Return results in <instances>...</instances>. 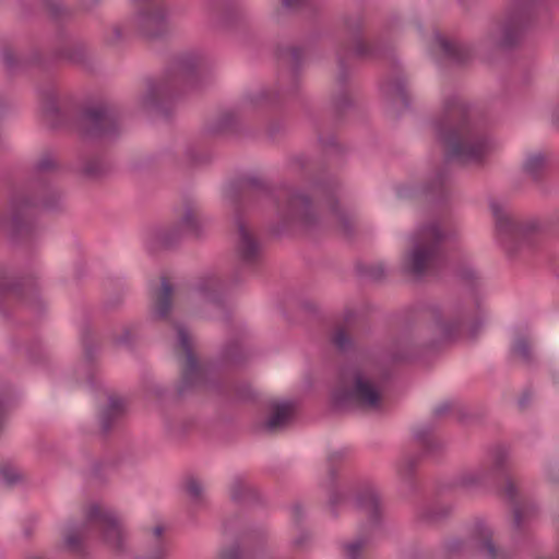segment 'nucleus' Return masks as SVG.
<instances>
[{"mask_svg": "<svg viewBox=\"0 0 559 559\" xmlns=\"http://www.w3.org/2000/svg\"><path fill=\"white\" fill-rule=\"evenodd\" d=\"M78 171L88 179H95L106 171V165L98 154L81 153Z\"/></svg>", "mask_w": 559, "mask_h": 559, "instance_id": "34", "label": "nucleus"}, {"mask_svg": "<svg viewBox=\"0 0 559 559\" xmlns=\"http://www.w3.org/2000/svg\"><path fill=\"white\" fill-rule=\"evenodd\" d=\"M124 414V403L120 397L109 396L108 404L99 413L100 430L108 433Z\"/></svg>", "mask_w": 559, "mask_h": 559, "instance_id": "30", "label": "nucleus"}, {"mask_svg": "<svg viewBox=\"0 0 559 559\" xmlns=\"http://www.w3.org/2000/svg\"><path fill=\"white\" fill-rule=\"evenodd\" d=\"M346 455H347V452L345 450L336 451V452H333L330 454V456H329V464H330L329 474H330L332 481L335 479V475H336L334 464L336 462L342 461Z\"/></svg>", "mask_w": 559, "mask_h": 559, "instance_id": "51", "label": "nucleus"}, {"mask_svg": "<svg viewBox=\"0 0 559 559\" xmlns=\"http://www.w3.org/2000/svg\"><path fill=\"white\" fill-rule=\"evenodd\" d=\"M224 286L225 284L219 277L215 275H210L202 278V281L198 285V290L205 297L212 299L215 304H218L219 298L217 296V293H219Z\"/></svg>", "mask_w": 559, "mask_h": 559, "instance_id": "38", "label": "nucleus"}, {"mask_svg": "<svg viewBox=\"0 0 559 559\" xmlns=\"http://www.w3.org/2000/svg\"><path fill=\"white\" fill-rule=\"evenodd\" d=\"M475 118V108L461 95L443 97L441 110L431 119L430 127L445 148L447 163L481 164L492 151V139Z\"/></svg>", "mask_w": 559, "mask_h": 559, "instance_id": "2", "label": "nucleus"}, {"mask_svg": "<svg viewBox=\"0 0 559 559\" xmlns=\"http://www.w3.org/2000/svg\"><path fill=\"white\" fill-rule=\"evenodd\" d=\"M294 414V403L282 402L275 404L270 417L264 421L262 428L267 432H276L284 429Z\"/></svg>", "mask_w": 559, "mask_h": 559, "instance_id": "29", "label": "nucleus"}, {"mask_svg": "<svg viewBox=\"0 0 559 559\" xmlns=\"http://www.w3.org/2000/svg\"><path fill=\"white\" fill-rule=\"evenodd\" d=\"M51 58L55 62L86 66L90 60V50L81 41L64 43L52 51Z\"/></svg>", "mask_w": 559, "mask_h": 559, "instance_id": "28", "label": "nucleus"}, {"mask_svg": "<svg viewBox=\"0 0 559 559\" xmlns=\"http://www.w3.org/2000/svg\"><path fill=\"white\" fill-rule=\"evenodd\" d=\"M74 128L86 139L114 138L120 131V112L110 103L90 105L80 111Z\"/></svg>", "mask_w": 559, "mask_h": 559, "instance_id": "16", "label": "nucleus"}, {"mask_svg": "<svg viewBox=\"0 0 559 559\" xmlns=\"http://www.w3.org/2000/svg\"><path fill=\"white\" fill-rule=\"evenodd\" d=\"M58 169L56 154L51 151L43 152L33 165L32 181L12 193L9 206L0 218V227L13 241L36 235L38 210L56 211L61 207V193L47 179Z\"/></svg>", "mask_w": 559, "mask_h": 559, "instance_id": "3", "label": "nucleus"}, {"mask_svg": "<svg viewBox=\"0 0 559 559\" xmlns=\"http://www.w3.org/2000/svg\"><path fill=\"white\" fill-rule=\"evenodd\" d=\"M510 465L509 449L497 444L488 450L486 459L475 468L462 472L456 484L463 488L472 489L486 485L496 477L503 475Z\"/></svg>", "mask_w": 559, "mask_h": 559, "instance_id": "18", "label": "nucleus"}, {"mask_svg": "<svg viewBox=\"0 0 559 559\" xmlns=\"http://www.w3.org/2000/svg\"><path fill=\"white\" fill-rule=\"evenodd\" d=\"M319 141L328 154H341L343 152L342 146L337 143L334 135L326 139L320 135Z\"/></svg>", "mask_w": 559, "mask_h": 559, "instance_id": "49", "label": "nucleus"}, {"mask_svg": "<svg viewBox=\"0 0 559 559\" xmlns=\"http://www.w3.org/2000/svg\"><path fill=\"white\" fill-rule=\"evenodd\" d=\"M308 0H282V4L284 8L288 10H297L304 5H306Z\"/></svg>", "mask_w": 559, "mask_h": 559, "instance_id": "57", "label": "nucleus"}, {"mask_svg": "<svg viewBox=\"0 0 559 559\" xmlns=\"http://www.w3.org/2000/svg\"><path fill=\"white\" fill-rule=\"evenodd\" d=\"M451 408L452 404L450 402H443L433 409V416L441 417L448 414L451 411Z\"/></svg>", "mask_w": 559, "mask_h": 559, "instance_id": "59", "label": "nucleus"}, {"mask_svg": "<svg viewBox=\"0 0 559 559\" xmlns=\"http://www.w3.org/2000/svg\"><path fill=\"white\" fill-rule=\"evenodd\" d=\"M27 355L34 361H39L44 357L41 343L36 341L27 348Z\"/></svg>", "mask_w": 559, "mask_h": 559, "instance_id": "52", "label": "nucleus"}, {"mask_svg": "<svg viewBox=\"0 0 559 559\" xmlns=\"http://www.w3.org/2000/svg\"><path fill=\"white\" fill-rule=\"evenodd\" d=\"M239 17V11L230 5L215 7L211 12V21L218 28L231 27Z\"/></svg>", "mask_w": 559, "mask_h": 559, "instance_id": "35", "label": "nucleus"}, {"mask_svg": "<svg viewBox=\"0 0 559 559\" xmlns=\"http://www.w3.org/2000/svg\"><path fill=\"white\" fill-rule=\"evenodd\" d=\"M532 395L530 392L525 391L522 396L519 399V407L521 409H525L530 402H531Z\"/></svg>", "mask_w": 559, "mask_h": 559, "instance_id": "62", "label": "nucleus"}, {"mask_svg": "<svg viewBox=\"0 0 559 559\" xmlns=\"http://www.w3.org/2000/svg\"><path fill=\"white\" fill-rule=\"evenodd\" d=\"M435 43L441 55V59L453 64H462L472 56V50L463 43L448 39L440 33L435 34Z\"/></svg>", "mask_w": 559, "mask_h": 559, "instance_id": "26", "label": "nucleus"}, {"mask_svg": "<svg viewBox=\"0 0 559 559\" xmlns=\"http://www.w3.org/2000/svg\"><path fill=\"white\" fill-rule=\"evenodd\" d=\"M490 209L495 217L497 240L508 255L513 257L536 243L539 225L535 219H519L497 202H491Z\"/></svg>", "mask_w": 559, "mask_h": 559, "instance_id": "12", "label": "nucleus"}, {"mask_svg": "<svg viewBox=\"0 0 559 559\" xmlns=\"http://www.w3.org/2000/svg\"><path fill=\"white\" fill-rule=\"evenodd\" d=\"M41 110L47 124L52 129L64 127L69 122L68 114L59 107L58 93L53 85L38 90Z\"/></svg>", "mask_w": 559, "mask_h": 559, "instance_id": "24", "label": "nucleus"}, {"mask_svg": "<svg viewBox=\"0 0 559 559\" xmlns=\"http://www.w3.org/2000/svg\"><path fill=\"white\" fill-rule=\"evenodd\" d=\"M45 2L53 16L58 17L62 14L63 8L58 0H45Z\"/></svg>", "mask_w": 559, "mask_h": 559, "instance_id": "55", "label": "nucleus"}, {"mask_svg": "<svg viewBox=\"0 0 559 559\" xmlns=\"http://www.w3.org/2000/svg\"><path fill=\"white\" fill-rule=\"evenodd\" d=\"M1 55L4 67L10 75L20 73L27 68V60L16 55L11 47H3Z\"/></svg>", "mask_w": 559, "mask_h": 559, "instance_id": "37", "label": "nucleus"}, {"mask_svg": "<svg viewBox=\"0 0 559 559\" xmlns=\"http://www.w3.org/2000/svg\"><path fill=\"white\" fill-rule=\"evenodd\" d=\"M449 191L450 174L445 168L438 170L433 177L426 182L424 188L425 194L436 201L444 200Z\"/></svg>", "mask_w": 559, "mask_h": 559, "instance_id": "31", "label": "nucleus"}, {"mask_svg": "<svg viewBox=\"0 0 559 559\" xmlns=\"http://www.w3.org/2000/svg\"><path fill=\"white\" fill-rule=\"evenodd\" d=\"M230 499L236 503H250L258 500L257 488L248 484L242 476H235L229 486Z\"/></svg>", "mask_w": 559, "mask_h": 559, "instance_id": "33", "label": "nucleus"}, {"mask_svg": "<svg viewBox=\"0 0 559 559\" xmlns=\"http://www.w3.org/2000/svg\"><path fill=\"white\" fill-rule=\"evenodd\" d=\"M163 533H164V527L162 525H157L153 528V536H154V542H158V540H165L163 538Z\"/></svg>", "mask_w": 559, "mask_h": 559, "instance_id": "63", "label": "nucleus"}, {"mask_svg": "<svg viewBox=\"0 0 559 559\" xmlns=\"http://www.w3.org/2000/svg\"><path fill=\"white\" fill-rule=\"evenodd\" d=\"M356 316H357L356 311L354 309L348 308L344 311V314H343L344 321L346 323H350L356 318Z\"/></svg>", "mask_w": 559, "mask_h": 559, "instance_id": "64", "label": "nucleus"}, {"mask_svg": "<svg viewBox=\"0 0 559 559\" xmlns=\"http://www.w3.org/2000/svg\"><path fill=\"white\" fill-rule=\"evenodd\" d=\"M176 329L178 346L182 349L185 358L181 378L177 385L179 397H183L199 388H204L230 402H243L253 399L252 390L248 384L217 379L206 366L200 365L193 353L188 331L180 324Z\"/></svg>", "mask_w": 559, "mask_h": 559, "instance_id": "7", "label": "nucleus"}, {"mask_svg": "<svg viewBox=\"0 0 559 559\" xmlns=\"http://www.w3.org/2000/svg\"><path fill=\"white\" fill-rule=\"evenodd\" d=\"M0 477L8 486L15 485L21 479L20 473L10 465L0 466Z\"/></svg>", "mask_w": 559, "mask_h": 559, "instance_id": "45", "label": "nucleus"}, {"mask_svg": "<svg viewBox=\"0 0 559 559\" xmlns=\"http://www.w3.org/2000/svg\"><path fill=\"white\" fill-rule=\"evenodd\" d=\"M207 66L209 61L201 52L187 51L177 55L162 78L146 80V91L140 98L141 107L168 118L175 97L198 87L201 74Z\"/></svg>", "mask_w": 559, "mask_h": 559, "instance_id": "5", "label": "nucleus"}, {"mask_svg": "<svg viewBox=\"0 0 559 559\" xmlns=\"http://www.w3.org/2000/svg\"><path fill=\"white\" fill-rule=\"evenodd\" d=\"M8 295L22 299L37 313L41 312L45 307L36 287L26 283H17L12 271L0 265V299Z\"/></svg>", "mask_w": 559, "mask_h": 559, "instance_id": "22", "label": "nucleus"}, {"mask_svg": "<svg viewBox=\"0 0 559 559\" xmlns=\"http://www.w3.org/2000/svg\"><path fill=\"white\" fill-rule=\"evenodd\" d=\"M133 32L151 39L164 37L169 32L167 9L160 3L144 4L126 24L114 25L105 40L108 45L116 46Z\"/></svg>", "mask_w": 559, "mask_h": 559, "instance_id": "13", "label": "nucleus"}, {"mask_svg": "<svg viewBox=\"0 0 559 559\" xmlns=\"http://www.w3.org/2000/svg\"><path fill=\"white\" fill-rule=\"evenodd\" d=\"M356 509L361 512L367 523L359 527L358 534L352 542L342 544L346 559H360L371 543L374 528L380 526L383 515L382 497L372 484H365L356 492Z\"/></svg>", "mask_w": 559, "mask_h": 559, "instance_id": "11", "label": "nucleus"}, {"mask_svg": "<svg viewBox=\"0 0 559 559\" xmlns=\"http://www.w3.org/2000/svg\"><path fill=\"white\" fill-rule=\"evenodd\" d=\"M242 551L240 545L235 543L228 547H223L217 556V559H241Z\"/></svg>", "mask_w": 559, "mask_h": 559, "instance_id": "48", "label": "nucleus"}, {"mask_svg": "<svg viewBox=\"0 0 559 559\" xmlns=\"http://www.w3.org/2000/svg\"><path fill=\"white\" fill-rule=\"evenodd\" d=\"M186 490L189 497L195 502L199 503L203 499V487L201 483L195 478H189L186 484Z\"/></svg>", "mask_w": 559, "mask_h": 559, "instance_id": "44", "label": "nucleus"}, {"mask_svg": "<svg viewBox=\"0 0 559 559\" xmlns=\"http://www.w3.org/2000/svg\"><path fill=\"white\" fill-rule=\"evenodd\" d=\"M459 277L469 285L471 289L476 293L480 286V277L472 265H464L457 271Z\"/></svg>", "mask_w": 559, "mask_h": 559, "instance_id": "41", "label": "nucleus"}, {"mask_svg": "<svg viewBox=\"0 0 559 559\" xmlns=\"http://www.w3.org/2000/svg\"><path fill=\"white\" fill-rule=\"evenodd\" d=\"M81 342L84 349V354L87 360L93 359L94 344L92 338V332L88 326H84L81 332Z\"/></svg>", "mask_w": 559, "mask_h": 559, "instance_id": "46", "label": "nucleus"}, {"mask_svg": "<svg viewBox=\"0 0 559 559\" xmlns=\"http://www.w3.org/2000/svg\"><path fill=\"white\" fill-rule=\"evenodd\" d=\"M132 340L131 328H126L121 335L117 336L115 342L119 345H129Z\"/></svg>", "mask_w": 559, "mask_h": 559, "instance_id": "56", "label": "nucleus"}, {"mask_svg": "<svg viewBox=\"0 0 559 559\" xmlns=\"http://www.w3.org/2000/svg\"><path fill=\"white\" fill-rule=\"evenodd\" d=\"M340 189V182L333 177L316 181L311 187L312 197L317 201V205H314L311 199L299 189L288 185L272 189L266 181L258 176H246L229 182L224 190V198L234 209L237 229L236 263L231 282L234 284L241 282L252 274L261 262L260 243L241 213L246 206L262 201H272L276 205L277 215L285 224L312 228L322 222L320 207L324 202L342 233L346 237H352L354 234L353 219L337 204Z\"/></svg>", "mask_w": 559, "mask_h": 559, "instance_id": "1", "label": "nucleus"}, {"mask_svg": "<svg viewBox=\"0 0 559 559\" xmlns=\"http://www.w3.org/2000/svg\"><path fill=\"white\" fill-rule=\"evenodd\" d=\"M502 495L513 506L511 522L513 542L520 544L528 540L531 525L537 515V508L533 504L522 507L518 503V489L510 478L506 480Z\"/></svg>", "mask_w": 559, "mask_h": 559, "instance_id": "21", "label": "nucleus"}, {"mask_svg": "<svg viewBox=\"0 0 559 559\" xmlns=\"http://www.w3.org/2000/svg\"><path fill=\"white\" fill-rule=\"evenodd\" d=\"M344 25L347 39L340 45L336 51L337 74L335 87L331 95V107L337 118H341L354 107V87L350 83L348 59L350 57L378 59L386 56L390 51L389 45L366 40L362 37V20L359 14L347 16L344 20Z\"/></svg>", "mask_w": 559, "mask_h": 559, "instance_id": "6", "label": "nucleus"}, {"mask_svg": "<svg viewBox=\"0 0 559 559\" xmlns=\"http://www.w3.org/2000/svg\"><path fill=\"white\" fill-rule=\"evenodd\" d=\"M432 431L431 425L417 427L414 430V439L423 448V452L405 453L396 463V472L406 493H413L416 490L415 473L423 454H432L441 447L433 439Z\"/></svg>", "mask_w": 559, "mask_h": 559, "instance_id": "19", "label": "nucleus"}, {"mask_svg": "<svg viewBox=\"0 0 559 559\" xmlns=\"http://www.w3.org/2000/svg\"><path fill=\"white\" fill-rule=\"evenodd\" d=\"M103 0H81V9L85 12H92L94 9L100 5Z\"/></svg>", "mask_w": 559, "mask_h": 559, "instance_id": "58", "label": "nucleus"}, {"mask_svg": "<svg viewBox=\"0 0 559 559\" xmlns=\"http://www.w3.org/2000/svg\"><path fill=\"white\" fill-rule=\"evenodd\" d=\"M168 555V544L166 540L154 542L147 559H166Z\"/></svg>", "mask_w": 559, "mask_h": 559, "instance_id": "47", "label": "nucleus"}, {"mask_svg": "<svg viewBox=\"0 0 559 559\" xmlns=\"http://www.w3.org/2000/svg\"><path fill=\"white\" fill-rule=\"evenodd\" d=\"M286 129L285 123L282 120L272 121L267 127V133L271 138H276Z\"/></svg>", "mask_w": 559, "mask_h": 559, "instance_id": "53", "label": "nucleus"}, {"mask_svg": "<svg viewBox=\"0 0 559 559\" xmlns=\"http://www.w3.org/2000/svg\"><path fill=\"white\" fill-rule=\"evenodd\" d=\"M245 358V349L238 341L228 342L221 352V359L226 365H237Z\"/></svg>", "mask_w": 559, "mask_h": 559, "instance_id": "39", "label": "nucleus"}, {"mask_svg": "<svg viewBox=\"0 0 559 559\" xmlns=\"http://www.w3.org/2000/svg\"><path fill=\"white\" fill-rule=\"evenodd\" d=\"M310 534L307 532H301L295 539L294 545L296 547H302L310 540Z\"/></svg>", "mask_w": 559, "mask_h": 559, "instance_id": "61", "label": "nucleus"}, {"mask_svg": "<svg viewBox=\"0 0 559 559\" xmlns=\"http://www.w3.org/2000/svg\"><path fill=\"white\" fill-rule=\"evenodd\" d=\"M454 237V230L437 223L420 226L411 237L412 248L403 264L405 272L415 277L437 273L447 263L445 243Z\"/></svg>", "mask_w": 559, "mask_h": 559, "instance_id": "8", "label": "nucleus"}, {"mask_svg": "<svg viewBox=\"0 0 559 559\" xmlns=\"http://www.w3.org/2000/svg\"><path fill=\"white\" fill-rule=\"evenodd\" d=\"M546 475L551 483H559V463L549 464L546 468Z\"/></svg>", "mask_w": 559, "mask_h": 559, "instance_id": "54", "label": "nucleus"}, {"mask_svg": "<svg viewBox=\"0 0 559 559\" xmlns=\"http://www.w3.org/2000/svg\"><path fill=\"white\" fill-rule=\"evenodd\" d=\"M353 386L349 389L337 388L332 393L333 406L345 409L352 406L378 407L381 401L379 390L364 374L354 369Z\"/></svg>", "mask_w": 559, "mask_h": 559, "instance_id": "20", "label": "nucleus"}, {"mask_svg": "<svg viewBox=\"0 0 559 559\" xmlns=\"http://www.w3.org/2000/svg\"><path fill=\"white\" fill-rule=\"evenodd\" d=\"M546 167V156L542 153L530 155L524 165V171L534 180L540 179L543 171Z\"/></svg>", "mask_w": 559, "mask_h": 559, "instance_id": "40", "label": "nucleus"}, {"mask_svg": "<svg viewBox=\"0 0 559 559\" xmlns=\"http://www.w3.org/2000/svg\"><path fill=\"white\" fill-rule=\"evenodd\" d=\"M174 287L163 276L159 287L152 289L151 294V317L154 320H164L168 317L173 305Z\"/></svg>", "mask_w": 559, "mask_h": 559, "instance_id": "25", "label": "nucleus"}, {"mask_svg": "<svg viewBox=\"0 0 559 559\" xmlns=\"http://www.w3.org/2000/svg\"><path fill=\"white\" fill-rule=\"evenodd\" d=\"M511 354L519 357L521 361L526 366H533L535 364V356L532 349V345L527 337L518 336L511 346Z\"/></svg>", "mask_w": 559, "mask_h": 559, "instance_id": "36", "label": "nucleus"}, {"mask_svg": "<svg viewBox=\"0 0 559 559\" xmlns=\"http://www.w3.org/2000/svg\"><path fill=\"white\" fill-rule=\"evenodd\" d=\"M364 274L374 281H380L385 274V269L382 264H371L365 267Z\"/></svg>", "mask_w": 559, "mask_h": 559, "instance_id": "50", "label": "nucleus"}, {"mask_svg": "<svg viewBox=\"0 0 559 559\" xmlns=\"http://www.w3.org/2000/svg\"><path fill=\"white\" fill-rule=\"evenodd\" d=\"M445 550L451 556L477 554L484 559H507V552L497 546L493 530L485 519H476L472 523L466 539L449 540Z\"/></svg>", "mask_w": 559, "mask_h": 559, "instance_id": "15", "label": "nucleus"}, {"mask_svg": "<svg viewBox=\"0 0 559 559\" xmlns=\"http://www.w3.org/2000/svg\"><path fill=\"white\" fill-rule=\"evenodd\" d=\"M203 234V222L199 204L193 200H186L177 222L167 227H158L151 231L147 238V249L156 251L170 249L179 243L185 237H201Z\"/></svg>", "mask_w": 559, "mask_h": 559, "instance_id": "14", "label": "nucleus"}, {"mask_svg": "<svg viewBox=\"0 0 559 559\" xmlns=\"http://www.w3.org/2000/svg\"><path fill=\"white\" fill-rule=\"evenodd\" d=\"M423 347L415 343L411 334H402L391 344L388 355L393 362H404L417 359Z\"/></svg>", "mask_w": 559, "mask_h": 559, "instance_id": "27", "label": "nucleus"}, {"mask_svg": "<svg viewBox=\"0 0 559 559\" xmlns=\"http://www.w3.org/2000/svg\"><path fill=\"white\" fill-rule=\"evenodd\" d=\"M424 317L433 323L441 341L455 340L463 334L476 338L486 321V313L476 295L473 305L468 306L462 301L450 304L444 309L437 305L429 306Z\"/></svg>", "mask_w": 559, "mask_h": 559, "instance_id": "9", "label": "nucleus"}, {"mask_svg": "<svg viewBox=\"0 0 559 559\" xmlns=\"http://www.w3.org/2000/svg\"><path fill=\"white\" fill-rule=\"evenodd\" d=\"M538 0H511L504 20L491 34L496 46L509 49L519 44L524 31L531 24Z\"/></svg>", "mask_w": 559, "mask_h": 559, "instance_id": "17", "label": "nucleus"}, {"mask_svg": "<svg viewBox=\"0 0 559 559\" xmlns=\"http://www.w3.org/2000/svg\"><path fill=\"white\" fill-rule=\"evenodd\" d=\"M453 507L445 503L425 504L417 509L416 519L425 524L439 523L452 514Z\"/></svg>", "mask_w": 559, "mask_h": 559, "instance_id": "32", "label": "nucleus"}, {"mask_svg": "<svg viewBox=\"0 0 559 559\" xmlns=\"http://www.w3.org/2000/svg\"><path fill=\"white\" fill-rule=\"evenodd\" d=\"M305 51L299 46L280 45L276 49L278 73L275 87L261 88L246 94L235 108L221 111L207 122L205 131L212 136L238 133L245 112L264 106H277L297 94L300 87V69Z\"/></svg>", "mask_w": 559, "mask_h": 559, "instance_id": "4", "label": "nucleus"}, {"mask_svg": "<svg viewBox=\"0 0 559 559\" xmlns=\"http://www.w3.org/2000/svg\"><path fill=\"white\" fill-rule=\"evenodd\" d=\"M292 513H293L294 521L296 523H299L304 519V515H305L304 509H302L301 504H299V503H296L292 507Z\"/></svg>", "mask_w": 559, "mask_h": 559, "instance_id": "60", "label": "nucleus"}, {"mask_svg": "<svg viewBox=\"0 0 559 559\" xmlns=\"http://www.w3.org/2000/svg\"><path fill=\"white\" fill-rule=\"evenodd\" d=\"M381 94L388 104L392 115L399 116V109L395 110L397 103H401L402 109L411 107V98L407 93V80L401 69H395L392 74L384 79L380 85Z\"/></svg>", "mask_w": 559, "mask_h": 559, "instance_id": "23", "label": "nucleus"}, {"mask_svg": "<svg viewBox=\"0 0 559 559\" xmlns=\"http://www.w3.org/2000/svg\"><path fill=\"white\" fill-rule=\"evenodd\" d=\"M331 342L341 352H347L353 346L350 336L342 328H338L333 332L331 335Z\"/></svg>", "mask_w": 559, "mask_h": 559, "instance_id": "42", "label": "nucleus"}, {"mask_svg": "<svg viewBox=\"0 0 559 559\" xmlns=\"http://www.w3.org/2000/svg\"><path fill=\"white\" fill-rule=\"evenodd\" d=\"M92 526L100 531L104 542L116 554L126 552V533L118 516L112 510L104 509L96 503L85 510L82 523H69L64 536L66 546L72 551H80L82 538L88 535Z\"/></svg>", "mask_w": 559, "mask_h": 559, "instance_id": "10", "label": "nucleus"}, {"mask_svg": "<svg viewBox=\"0 0 559 559\" xmlns=\"http://www.w3.org/2000/svg\"><path fill=\"white\" fill-rule=\"evenodd\" d=\"M346 500V493L336 488H332L329 492V508L333 518H337L336 508Z\"/></svg>", "mask_w": 559, "mask_h": 559, "instance_id": "43", "label": "nucleus"}]
</instances>
